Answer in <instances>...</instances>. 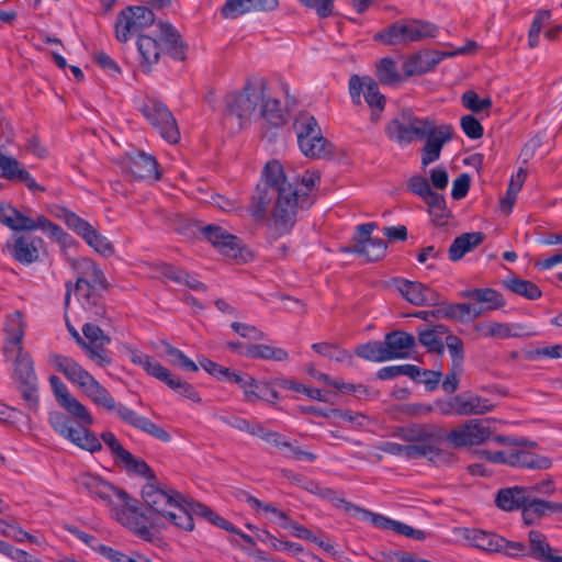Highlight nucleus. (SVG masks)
<instances>
[{
  "label": "nucleus",
  "instance_id": "1",
  "mask_svg": "<svg viewBox=\"0 0 562 562\" xmlns=\"http://www.w3.org/2000/svg\"><path fill=\"white\" fill-rule=\"evenodd\" d=\"M272 201V226L278 237L289 234L296 223L299 211L310 209L315 202L288 180L282 165L274 159L266 164L262 180L252 194L249 205L251 216L256 221L265 220Z\"/></svg>",
  "mask_w": 562,
  "mask_h": 562
},
{
  "label": "nucleus",
  "instance_id": "2",
  "mask_svg": "<svg viewBox=\"0 0 562 562\" xmlns=\"http://www.w3.org/2000/svg\"><path fill=\"white\" fill-rule=\"evenodd\" d=\"M48 363L63 373L68 381L78 385L82 393L98 407L109 413H115L124 423L162 442L171 440L170 434L162 427L149 418L138 415L127 406L116 403L110 392L72 358L59 353H50L48 356Z\"/></svg>",
  "mask_w": 562,
  "mask_h": 562
},
{
  "label": "nucleus",
  "instance_id": "3",
  "mask_svg": "<svg viewBox=\"0 0 562 562\" xmlns=\"http://www.w3.org/2000/svg\"><path fill=\"white\" fill-rule=\"evenodd\" d=\"M59 405L76 418V420L61 412H50L48 423L52 428L58 435L83 450L90 452L100 451L102 449L101 441L87 428V426L93 424V417L87 407L72 395L66 397Z\"/></svg>",
  "mask_w": 562,
  "mask_h": 562
},
{
  "label": "nucleus",
  "instance_id": "4",
  "mask_svg": "<svg viewBox=\"0 0 562 562\" xmlns=\"http://www.w3.org/2000/svg\"><path fill=\"white\" fill-rule=\"evenodd\" d=\"M77 483L79 487L83 488L87 493L92 496H98L106 503H110L112 496L116 495L123 502L122 509L116 513L117 520L130 528L139 538L144 540L151 539V532L146 526V522L150 520L151 525H155V519L139 512L137 506L131 503L132 499L125 491L116 488L112 484L103 481L100 476L91 473L79 475Z\"/></svg>",
  "mask_w": 562,
  "mask_h": 562
},
{
  "label": "nucleus",
  "instance_id": "5",
  "mask_svg": "<svg viewBox=\"0 0 562 562\" xmlns=\"http://www.w3.org/2000/svg\"><path fill=\"white\" fill-rule=\"evenodd\" d=\"M393 436L407 442L412 460L426 459L437 465L451 463L456 460L454 454L443 450L440 446L446 439V432L438 426L431 424H411L398 427Z\"/></svg>",
  "mask_w": 562,
  "mask_h": 562
},
{
  "label": "nucleus",
  "instance_id": "6",
  "mask_svg": "<svg viewBox=\"0 0 562 562\" xmlns=\"http://www.w3.org/2000/svg\"><path fill=\"white\" fill-rule=\"evenodd\" d=\"M70 265L77 272L76 282L67 281L65 283V308L70 303L71 293L76 291L82 299V306L90 310L94 315L103 317L105 315V305L102 295L97 291L94 284H100L104 290L108 289V282L101 269L89 258L71 259Z\"/></svg>",
  "mask_w": 562,
  "mask_h": 562
},
{
  "label": "nucleus",
  "instance_id": "7",
  "mask_svg": "<svg viewBox=\"0 0 562 562\" xmlns=\"http://www.w3.org/2000/svg\"><path fill=\"white\" fill-rule=\"evenodd\" d=\"M136 44L145 72H149L151 66L158 63L162 52L175 60H184L188 49L178 30L167 22H159L158 31L151 34H139Z\"/></svg>",
  "mask_w": 562,
  "mask_h": 562
},
{
  "label": "nucleus",
  "instance_id": "8",
  "mask_svg": "<svg viewBox=\"0 0 562 562\" xmlns=\"http://www.w3.org/2000/svg\"><path fill=\"white\" fill-rule=\"evenodd\" d=\"M269 82L265 78L247 80L240 91L227 93L225 97V119L235 116L238 127L241 128L257 111L265 92H268Z\"/></svg>",
  "mask_w": 562,
  "mask_h": 562
},
{
  "label": "nucleus",
  "instance_id": "9",
  "mask_svg": "<svg viewBox=\"0 0 562 562\" xmlns=\"http://www.w3.org/2000/svg\"><path fill=\"white\" fill-rule=\"evenodd\" d=\"M12 379L16 389L31 411L38 408V379L34 369V360L23 346L14 349Z\"/></svg>",
  "mask_w": 562,
  "mask_h": 562
},
{
  "label": "nucleus",
  "instance_id": "10",
  "mask_svg": "<svg viewBox=\"0 0 562 562\" xmlns=\"http://www.w3.org/2000/svg\"><path fill=\"white\" fill-rule=\"evenodd\" d=\"M293 128L297 135L301 151L308 158H328L334 153V145L323 136L317 120L310 114H301Z\"/></svg>",
  "mask_w": 562,
  "mask_h": 562
},
{
  "label": "nucleus",
  "instance_id": "11",
  "mask_svg": "<svg viewBox=\"0 0 562 562\" xmlns=\"http://www.w3.org/2000/svg\"><path fill=\"white\" fill-rule=\"evenodd\" d=\"M438 26L423 20H411L406 23L396 21L375 33L374 41L384 45L408 44L438 35Z\"/></svg>",
  "mask_w": 562,
  "mask_h": 562
},
{
  "label": "nucleus",
  "instance_id": "12",
  "mask_svg": "<svg viewBox=\"0 0 562 562\" xmlns=\"http://www.w3.org/2000/svg\"><path fill=\"white\" fill-rule=\"evenodd\" d=\"M139 111L165 140L170 144H177L180 140L177 121L161 101L155 98H146L139 105Z\"/></svg>",
  "mask_w": 562,
  "mask_h": 562
},
{
  "label": "nucleus",
  "instance_id": "13",
  "mask_svg": "<svg viewBox=\"0 0 562 562\" xmlns=\"http://www.w3.org/2000/svg\"><path fill=\"white\" fill-rule=\"evenodd\" d=\"M56 215L101 256L108 258L114 254L115 249L113 244L76 213L66 207H58Z\"/></svg>",
  "mask_w": 562,
  "mask_h": 562
},
{
  "label": "nucleus",
  "instance_id": "14",
  "mask_svg": "<svg viewBox=\"0 0 562 562\" xmlns=\"http://www.w3.org/2000/svg\"><path fill=\"white\" fill-rule=\"evenodd\" d=\"M154 12L143 5H131L122 10L115 22V37L121 43H126L131 35L143 34L144 29L155 23Z\"/></svg>",
  "mask_w": 562,
  "mask_h": 562
},
{
  "label": "nucleus",
  "instance_id": "15",
  "mask_svg": "<svg viewBox=\"0 0 562 562\" xmlns=\"http://www.w3.org/2000/svg\"><path fill=\"white\" fill-rule=\"evenodd\" d=\"M349 93L352 103L356 105L361 104V94L363 93L364 100L371 109L370 120L376 123L381 113L383 112L386 103L385 95L380 92L378 82L370 76L359 77L352 75L349 79Z\"/></svg>",
  "mask_w": 562,
  "mask_h": 562
},
{
  "label": "nucleus",
  "instance_id": "16",
  "mask_svg": "<svg viewBox=\"0 0 562 562\" xmlns=\"http://www.w3.org/2000/svg\"><path fill=\"white\" fill-rule=\"evenodd\" d=\"M203 236L215 247L218 251L238 262H247L251 259V252L241 245V240L228 233L221 226L206 225L202 228Z\"/></svg>",
  "mask_w": 562,
  "mask_h": 562
},
{
  "label": "nucleus",
  "instance_id": "17",
  "mask_svg": "<svg viewBox=\"0 0 562 562\" xmlns=\"http://www.w3.org/2000/svg\"><path fill=\"white\" fill-rule=\"evenodd\" d=\"M459 296L480 304L475 305L470 303L467 323L480 318L488 311L504 307L506 304L502 293L492 288L463 290L459 293Z\"/></svg>",
  "mask_w": 562,
  "mask_h": 562
},
{
  "label": "nucleus",
  "instance_id": "18",
  "mask_svg": "<svg viewBox=\"0 0 562 562\" xmlns=\"http://www.w3.org/2000/svg\"><path fill=\"white\" fill-rule=\"evenodd\" d=\"M488 419H470L446 434V439L456 448L481 445L491 436Z\"/></svg>",
  "mask_w": 562,
  "mask_h": 562
},
{
  "label": "nucleus",
  "instance_id": "19",
  "mask_svg": "<svg viewBox=\"0 0 562 562\" xmlns=\"http://www.w3.org/2000/svg\"><path fill=\"white\" fill-rule=\"evenodd\" d=\"M121 166L138 180L156 181L161 177L156 158L140 150L126 154L121 160Z\"/></svg>",
  "mask_w": 562,
  "mask_h": 562
},
{
  "label": "nucleus",
  "instance_id": "20",
  "mask_svg": "<svg viewBox=\"0 0 562 562\" xmlns=\"http://www.w3.org/2000/svg\"><path fill=\"white\" fill-rule=\"evenodd\" d=\"M393 282L401 295L411 304L416 306L440 305V294L434 289L418 281L395 278Z\"/></svg>",
  "mask_w": 562,
  "mask_h": 562
},
{
  "label": "nucleus",
  "instance_id": "21",
  "mask_svg": "<svg viewBox=\"0 0 562 562\" xmlns=\"http://www.w3.org/2000/svg\"><path fill=\"white\" fill-rule=\"evenodd\" d=\"M454 130L450 124H434L429 133L424 138L425 144L422 148V165L424 167L439 159L442 147L453 138Z\"/></svg>",
  "mask_w": 562,
  "mask_h": 562
},
{
  "label": "nucleus",
  "instance_id": "22",
  "mask_svg": "<svg viewBox=\"0 0 562 562\" xmlns=\"http://www.w3.org/2000/svg\"><path fill=\"white\" fill-rule=\"evenodd\" d=\"M142 497L153 514L165 518L173 504L182 499V494L172 488L166 491L148 483L143 487Z\"/></svg>",
  "mask_w": 562,
  "mask_h": 562
},
{
  "label": "nucleus",
  "instance_id": "23",
  "mask_svg": "<svg viewBox=\"0 0 562 562\" xmlns=\"http://www.w3.org/2000/svg\"><path fill=\"white\" fill-rule=\"evenodd\" d=\"M7 247L10 255L22 265H31L40 259V251L44 248L41 237L32 234H23L13 238Z\"/></svg>",
  "mask_w": 562,
  "mask_h": 562
},
{
  "label": "nucleus",
  "instance_id": "24",
  "mask_svg": "<svg viewBox=\"0 0 562 562\" xmlns=\"http://www.w3.org/2000/svg\"><path fill=\"white\" fill-rule=\"evenodd\" d=\"M14 213L15 214L12 215V224L10 226V229L12 231L32 232L34 229H42L57 241H61L67 236V233L59 225L50 222L44 215H40L36 217V220H33L24 215L18 209H15Z\"/></svg>",
  "mask_w": 562,
  "mask_h": 562
},
{
  "label": "nucleus",
  "instance_id": "25",
  "mask_svg": "<svg viewBox=\"0 0 562 562\" xmlns=\"http://www.w3.org/2000/svg\"><path fill=\"white\" fill-rule=\"evenodd\" d=\"M457 53L423 50L411 55L403 64L405 77L420 76L432 70L443 58Z\"/></svg>",
  "mask_w": 562,
  "mask_h": 562
},
{
  "label": "nucleus",
  "instance_id": "26",
  "mask_svg": "<svg viewBox=\"0 0 562 562\" xmlns=\"http://www.w3.org/2000/svg\"><path fill=\"white\" fill-rule=\"evenodd\" d=\"M131 361L134 364L140 366L149 375L164 382L168 387L175 392L180 387L182 379L173 374L169 369L161 366L159 362L154 361L153 358L146 353L138 352L130 349Z\"/></svg>",
  "mask_w": 562,
  "mask_h": 562
},
{
  "label": "nucleus",
  "instance_id": "27",
  "mask_svg": "<svg viewBox=\"0 0 562 562\" xmlns=\"http://www.w3.org/2000/svg\"><path fill=\"white\" fill-rule=\"evenodd\" d=\"M383 344L389 360L405 359L416 346V339L404 330H393L384 336Z\"/></svg>",
  "mask_w": 562,
  "mask_h": 562
},
{
  "label": "nucleus",
  "instance_id": "28",
  "mask_svg": "<svg viewBox=\"0 0 562 562\" xmlns=\"http://www.w3.org/2000/svg\"><path fill=\"white\" fill-rule=\"evenodd\" d=\"M282 474L289 481L302 487L303 490L324 499L330 501L336 507H340L341 502H344V498L338 497L337 493L333 488L322 486L318 482L307 479L302 474L294 473L288 469L282 470Z\"/></svg>",
  "mask_w": 562,
  "mask_h": 562
},
{
  "label": "nucleus",
  "instance_id": "29",
  "mask_svg": "<svg viewBox=\"0 0 562 562\" xmlns=\"http://www.w3.org/2000/svg\"><path fill=\"white\" fill-rule=\"evenodd\" d=\"M528 497H530V495L526 486L505 487L497 492L495 505L504 512H522Z\"/></svg>",
  "mask_w": 562,
  "mask_h": 562
},
{
  "label": "nucleus",
  "instance_id": "30",
  "mask_svg": "<svg viewBox=\"0 0 562 562\" xmlns=\"http://www.w3.org/2000/svg\"><path fill=\"white\" fill-rule=\"evenodd\" d=\"M4 330L7 338L2 351L8 360L15 348L23 346L24 323L20 312H14L7 318Z\"/></svg>",
  "mask_w": 562,
  "mask_h": 562
},
{
  "label": "nucleus",
  "instance_id": "31",
  "mask_svg": "<svg viewBox=\"0 0 562 562\" xmlns=\"http://www.w3.org/2000/svg\"><path fill=\"white\" fill-rule=\"evenodd\" d=\"M528 540V557H531L540 562H562V555H555L552 553L553 549L548 543L546 536L539 530L529 531Z\"/></svg>",
  "mask_w": 562,
  "mask_h": 562
},
{
  "label": "nucleus",
  "instance_id": "32",
  "mask_svg": "<svg viewBox=\"0 0 562 562\" xmlns=\"http://www.w3.org/2000/svg\"><path fill=\"white\" fill-rule=\"evenodd\" d=\"M485 239L482 232L464 233L456 237L448 249V257L456 262L463 258L467 252L474 250Z\"/></svg>",
  "mask_w": 562,
  "mask_h": 562
},
{
  "label": "nucleus",
  "instance_id": "33",
  "mask_svg": "<svg viewBox=\"0 0 562 562\" xmlns=\"http://www.w3.org/2000/svg\"><path fill=\"white\" fill-rule=\"evenodd\" d=\"M508 465L516 468L547 470L552 467V461L546 456L525 450H517L508 452Z\"/></svg>",
  "mask_w": 562,
  "mask_h": 562
},
{
  "label": "nucleus",
  "instance_id": "34",
  "mask_svg": "<svg viewBox=\"0 0 562 562\" xmlns=\"http://www.w3.org/2000/svg\"><path fill=\"white\" fill-rule=\"evenodd\" d=\"M524 327L521 325H508L496 322H483L475 325V330L483 337H520L530 336V333H521Z\"/></svg>",
  "mask_w": 562,
  "mask_h": 562
},
{
  "label": "nucleus",
  "instance_id": "35",
  "mask_svg": "<svg viewBox=\"0 0 562 562\" xmlns=\"http://www.w3.org/2000/svg\"><path fill=\"white\" fill-rule=\"evenodd\" d=\"M386 249L387 244L384 239L373 238L357 240L351 247L346 248L345 251L363 256L369 261H378L385 256Z\"/></svg>",
  "mask_w": 562,
  "mask_h": 562
},
{
  "label": "nucleus",
  "instance_id": "36",
  "mask_svg": "<svg viewBox=\"0 0 562 562\" xmlns=\"http://www.w3.org/2000/svg\"><path fill=\"white\" fill-rule=\"evenodd\" d=\"M456 401L459 403V416L485 414L494 408L490 400L474 394H458Z\"/></svg>",
  "mask_w": 562,
  "mask_h": 562
},
{
  "label": "nucleus",
  "instance_id": "37",
  "mask_svg": "<svg viewBox=\"0 0 562 562\" xmlns=\"http://www.w3.org/2000/svg\"><path fill=\"white\" fill-rule=\"evenodd\" d=\"M340 507H342L346 514L350 516L358 517L361 520H370L374 526L381 529L394 530V525L396 520H393L380 514L371 513L357 505H353L350 502H347L345 498L344 502H341Z\"/></svg>",
  "mask_w": 562,
  "mask_h": 562
},
{
  "label": "nucleus",
  "instance_id": "38",
  "mask_svg": "<svg viewBox=\"0 0 562 562\" xmlns=\"http://www.w3.org/2000/svg\"><path fill=\"white\" fill-rule=\"evenodd\" d=\"M553 502L544 501L530 495L526 502L521 516L527 526L535 525L548 514H552Z\"/></svg>",
  "mask_w": 562,
  "mask_h": 562
},
{
  "label": "nucleus",
  "instance_id": "39",
  "mask_svg": "<svg viewBox=\"0 0 562 562\" xmlns=\"http://www.w3.org/2000/svg\"><path fill=\"white\" fill-rule=\"evenodd\" d=\"M260 116L270 125L279 127L286 122V112L282 109L281 103L276 98H270L265 92L263 100H260Z\"/></svg>",
  "mask_w": 562,
  "mask_h": 562
},
{
  "label": "nucleus",
  "instance_id": "40",
  "mask_svg": "<svg viewBox=\"0 0 562 562\" xmlns=\"http://www.w3.org/2000/svg\"><path fill=\"white\" fill-rule=\"evenodd\" d=\"M502 285L514 294L520 295L530 301L538 300L542 295V291L536 283L518 277H510L503 280Z\"/></svg>",
  "mask_w": 562,
  "mask_h": 562
},
{
  "label": "nucleus",
  "instance_id": "41",
  "mask_svg": "<svg viewBox=\"0 0 562 562\" xmlns=\"http://www.w3.org/2000/svg\"><path fill=\"white\" fill-rule=\"evenodd\" d=\"M160 273L165 278L176 283L184 284L194 291H206V285L199 281L193 274H190L189 272L181 270L172 265L164 263L160 267Z\"/></svg>",
  "mask_w": 562,
  "mask_h": 562
},
{
  "label": "nucleus",
  "instance_id": "42",
  "mask_svg": "<svg viewBox=\"0 0 562 562\" xmlns=\"http://www.w3.org/2000/svg\"><path fill=\"white\" fill-rule=\"evenodd\" d=\"M247 358L254 360H273L278 362L286 361L289 353L283 348H277L263 344H249Z\"/></svg>",
  "mask_w": 562,
  "mask_h": 562
},
{
  "label": "nucleus",
  "instance_id": "43",
  "mask_svg": "<svg viewBox=\"0 0 562 562\" xmlns=\"http://www.w3.org/2000/svg\"><path fill=\"white\" fill-rule=\"evenodd\" d=\"M186 507V496L182 495V499H179L173 504L170 512L166 513L167 516L165 519L182 530L192 531L194 528V521Z\"/></svg>",
  "mask_w": 562,
  "mask_h": 562
},
{
  "label": "nucleus",
  "instance_id": "44",
  "mask_svg": "<svg viewBox=\"0 0 562 562\" xmlns=\"http://www.w3.org/2000/svg\"><path fill=\"white\" fill-rule=\"evenodd\" d=\"M407 126L408 125L401 112L398 116L392 119L385 125L384 131H385L386 136L391 140H393L400 145H407L414 140V137H413L412 133L409 132V128H407Z\"/></svg>",
  "mask_w": 562,
  "mask_h": 562
},
{
  "label": "nucleus",
  "instance_id": "45",
  "mask_svg": "<svg viewBox=\"0 0 562 562\" xmlns=\"http://www.w3.org/2000/svg\"><path fill=\"white\" fill-rule=\"evenodd\" d=\"M115 464L123 465L128 473L143 476L147 481L156 480L153 469L144 460L134 457L130 451L123 453Z\"/></svg>",
  "mask_w": 562,
  "mask_h": 562
},
{
  "label": "nucleus",
  "instance_id": "46",
  "mask_svg": "<svg viewBox=\"0 0 562 562\" xmlns=\"http://www.w3.org/2000/svg\"><path fill=\"white\" fill-rule=\"evenodd\" d=\"M469 539L474 547L488 552H502V544L505 543L504 537L481 529L473 530Z\"/></svg>",
  "mask_w": 562,
  "mask_h": 562
},
{
  "label": "nucleus",
  "instance_id": "47",
  "mask_svg": "<svg viewBox=\"0 0 562 562\" xmlns=\"http://www.w3.org/2000/svg\"><path fill=\"white\" fill-rule=\"evenodd\" d=\"M375 76L380 83L385 86H394L404 79L398 72L395 61L389 57L382 58L376 64Z\"/></svg>",
  "mask_w": 562,
  "mask_h": 562
},
{
  "label": "nucleus",
  "instance_id": "48",
  "mask_svg": "<svg viewBox=\"0 0 562 562\" xmlns=\"http://www.w3.org/2000/svg\"><path fill=\"white\" fill-rule=\"evenodd\" d=\"M355 355L371 362L389 361L383 341L373 340L356 347Z\"/></svg>",
  "mask_w": 562,
  "mask_h": 562
},
{
  "label": "nucleus",
  "instance_id": "49",
  "mask_svg": "<svg viewBox=\"0 0 562 562\" xmlns=\"http://www.w3.org/2000/svg\"><path fill=\"white\" fill-rule=\"evenodd\" d=\"M402 114L414 139H424L435 124V121L429 117H417L411 110H403Z\"/></svg>",
  "mask_w": 562,
  "mask_h": 562
},
{
  "label": "nucleus",
  "instance_id": "50",
  "mask_svg": "<svg viewBox=\"0 0 562 562\" xmlns=\"http://www.w3.org/2000/svg\"><path fill=\"white\" fill-rule=\"evenodd\" d=\"M428 211L431 216V222L436 226H445L450 217V211L447 207L446 199L442 194H435L426 202Z\"/></svg>",
  "mask_w": 562,
  "mask_h": 562
},
{
  "label": "nucleus",
  "instance_id": "51",
  "mask_svg": "<svg viewBox=\"0 0 562 562\" xmlns=\"http://www.w3.org/2000/svg\"><path fill=\"white\" fill-rule=\"evenodd\" d=\"M276 384L271 382H258L254 385L257 391L246 392V402L255 403L258 400L266 401L269 404H274L279 400V392L274 389Z\"/></svg>",
  "mask_w": 562,
  "mask_h": 562
},
{
  "label": "nucleus",
  "instance_id": "52",
  "mask_svg": "<svg viewBox=\"0 0 562 562\" xmlns=\"http://www.w3.org/2000/svg\"><path fill=\"white\" fill-rule=\"evenodd\" d=\"M312 349L321 356L335 360L336 362L347 361L349 366L352 364V355L337 345L315 342L312 345Z\"/></svg>",
  "mask_w": 562,
  "mask_h": 562
},
{
  "label": "nucleus",
  "instance_id": "53",
  "mask_svg": "<svg viewBox=\"0 0 562 562\" xmlns=\"http://www.w3.org/2000/svg\"><path fill=\"white\" fill-rule=\"evenodd\" d=\"M98 553L111 562H153L151 559L140 552L133 551L131 555H127L111 547H99Z\"/></svg>",
  "mask_w": 562,
  "mask_h": 562
},
{
  "label": "nucleus",
  "instance_id": "54",
  "mask_svg": "<svg viewBox=\"0 0 562 562\" xmlns=\"http://www.w3.org/2000/svg\"><path fill=\"white\" fill-rule=\"evenodd\" d=\"M418 341L423 345L428 352L442 356L445 352V344L442 338L437 336L430 327L418 328Z\"/></svg>",
  "mask_w": 562,
  "mask_h": 562
},
{
  "label": "nucleus",
  "instance_id": "55",
  "mask_svg": "<svg viewBox=\"0 0 562 562\" xmlns=\"http://www.w3.org/2000/svg\"><path fill=\"white\" fill-rule=\"evenodd\" d=\"M165 353L169 357V361L173 366H178L181 369L190 372H196L199 370L198 364L189 359L180 349L173 347L167 341L162 342Z\"/></svg>",
  "mask_w": 562,
  "mask_h": 562
},
{
  "label": "nucleus",
  "instance_id": "56",
  "mask_svg": "<svg viewBox=\"0 0 562 562\" xmlns=\"http://www.w3.org/2000/svg\"><path fill=\"white\" fill-rule=\"evenodd\" d=\"M23 168V165L18 159L0 150V178L15 182Z\"/></svg>",
  "mask_w": 562,
  "mask_h": 562
},
{
  "label": "nucleus",
  "instance_id": "57",
  "mask_svg": "<svg viewBox=\"0 0 562 562\" xmlns=\"http://www.w3.org/2000/svg\"><path fill=\"white\" fill-rule=\"evenodd\" d=\"M417 366L415 364H397V366H389L383 367L376 371V379L379 380H392L401 375H406L408 378H415L417 374Z\"/></svg>",
  "mask_w": 562,
  "mask_h": 562
},
{
  "label": "nucleus",
  "instance_id": "58",
  "mask_svg": "<svg viewBox=\"0 0 562 562\" xmlns=\"http://www.w3.org/2000/svg\"><path fill=\"white\" fill-rule=\"evenodd\" d=\"M407 189L422 198L425 203L437 194V192L431 190L428 179L420 175H415L408 179Z\"/></svg>",
  "mask_w": 562,
  "mask_h": 562
},
{
  "label": "nucleus",
  "instance_id": "59",
  "mask_svg": "<svg viewBox=\"0 0 562 562\" xmlns=\"http://www.w3.org/2000/svg\"><path fill=\"white\" fill-rule=\"evenodd\" d=\"M417 371L418 373L414 375L415 378H412L415 383L424 384L429 392L438 387L442 378L440 370H428L417 367Z\"/></svg>",
  "mask_w": 562,
  "mask_h": 562
},
{
  "label": "nucleus",
  "instance_id": "60",
  "mask_svg": "<svg viewBox=\"0 0 562 562\" xmlns=\"http://www.w3.org/2000/svg\"><path fill=\"white\" fill-rule=\"evenodd\" d=\"M443 344L447 346L448 351L451 357V364L454 368H459V366L463 367L464 362V345L461 338L456 335H448Z\"/></svg>",
  "mask_w": 562,
  "mask_h": 562
},
{
  "label": "nucleus",
  "instance_id": "61",
  "mask_svg": "<svg viewBox=\"0 0 562 562\" xmlns=\"http://www.w3.org/2000/svg\"><path fill=\"white\" fill-rule=\"evenodd\" d=\"M462 105L473 113H481L492 106L490 98L480 99L479 94L473 90L465 91L461 97Z\"/></svg>",
  "mask_w": 562,
  "mask_h": 562
},
{
  "label": "nucleus",
  "instance_id": "62",
  "mask_svg": "<svg viewBox=\"0 0 562 562\" xmlns=\"http://www.w3.org/2000/svg\"><path fill=\"white\" fill-rule=\"evenodd\" d=\"M470 311V303H442V318H449L467 323V315Z\"/></svg>",
  "mask_w": 562,
  "mask_h": 562
},
{
  "label": "nucleus",
  "instance_id": "63",
  "mask_svg": "<svg viewBox=\"0 0 562 562\" xmlns=\"http://www.w3.org/2000/svg\"><path fill=\"white\" fill-rule=\"evenodd\" d=\"M82 333L88 340L87 342L98 348H103L111 341L110 337L99 326L90 323L83 325Z\"/></svg>",
  "mask_w": 562,
  "mask_h": 562
},
{
  "label": "nucleus",
  "instance_id": "64",
  "mask_svg": "<svg viewBox=\"0 0 562 562\" xmlns=\"http://www.w3.org/2000/svg\"><path fill=\"white\" fill-rule=\"evenodd\" d=\"M250 10H252L250 0H227L221 9V14L224 19H236Z\"/></svg>",
  "mask_w": 562,
  "mask_h": 562
}]
</instances>
